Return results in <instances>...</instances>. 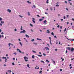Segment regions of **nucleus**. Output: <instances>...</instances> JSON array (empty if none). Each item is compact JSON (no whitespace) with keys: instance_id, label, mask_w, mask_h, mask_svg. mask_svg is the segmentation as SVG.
Returning a JSON list of instances; mask_svg holds the SVG:
<instances>
[{"instance_id":"31","label":"nucleus","mask_w":74,"mask_h":74,"mask_svg":"<svg viewBox=\"0 0 74 74\" xmlns=\"http://www.w3.org/2000/svg\"><path fill=\"white\" fill-rule=\"evenodd\" d=\"M64 19H66V16H64Z\"/></svg>"},{"instance_id":"19","label":"nucleus","mask_w":74,"mask_h":74,"mask_svg":"<svg viewBox=\"0 0 74 74\" xmlns=\"http://www.w3.org/2000/svg\"><path fill=\"white\" fill-rule=\"evenodd\" d=\"M3 59H7L6 58V57H3V58H2Z\"/></svg>"},{"instance_id":"39","label":"nucleus","mask_w":74,"mask_h":74,"mask_svg":"<svg viewBox=\"0 0 74 74\" xmlns=\"http://www.w3.org/2000/svg\"><path fill=\"white\" fill-rule=\"evenodd\" d=\"M54 37L55 38H57V37H56V36H54Z\"/></svg>"},{"instance_id":"2","label":"nucleus","mask_w":74,"mask_h":74,"mask_svg":"<svg viewBox=\"0 0 74 74\" xmlns=\"http://www.w3.org/2000/svg\"><path fill=\"white\" fill-rule=\"evenodd\" d=\"M35 21V18H33L32 20V22H34V23H36V22H35V21Z\"/></svg>"},{"instance_id":"6","label":"nucleus","mask_w":74,"mask_h":74,"mask_svg":"<svg viewBox=\"0 0 74 74\" xmlns=\"http://www.w3.org/2000/svg\"><path fill=\"white\" fill-rule=\"evenodd\" d=\"M45 48L46 49V51H47V50H49V48L47 47H46Z\"/></svg>"},{"instance_id":"30","label":"nucleus","mask_w":74,"mask_h":74,"mask_svg":"<svg viewBox=\"0 0 74 74\" xmlns=\"http://www.w3.org/2000/svg\"><path fill=\"white\" fill-rule=\"evenodd\" d=\"M50 42L51 44V45H52V43L51 42V40H50Z\"/></svg>"},{"instance_id":"12","label":"nucleus","mask_w":74,"mask_h":74,"mask_svg":"<svg viewBox=\"0 0 74 74\" xmlns=\"http://www.w3.org/2000/svg\"><path fill=\"white\" fill-rule=\"evenodd\" d=\"M38 56H39V57H41L42 56V55H38Z\"/></svg>"},{"instance_id":"13","label":"nucleus","mask_w":74,"mask_h":74,"mask_svg":"<svg viewBox=\"0 0 74 74\" xmlns=\"http://www.w3.org/2000/svg\"><path fill=\"white\" fill-rule=\"evenodd\" d=\"M23 33H25V32H26V31H25V30H23Z\"/></svg>"},{"instance_id":"64","label":"nucleus","mask_w":74,"mask_h":74,"mask_svg":"<svg viewBox=\"0 0 74 74\" xmlns=\"http://www.w3.org/2000/svg\"><path fill=\"white\" fill-rule=\"evenodd\" d=\"M66 53H67V50H66Z\"/></svg>"},{"instance_id":"58","label":"nucleus","mask_w":74,"mask_h":74,"mask_svg":"<svg viewBox=\"0 0 74 74\" xmlns=\"http://www.w3.org/2000/svg\"><path fill=\"white\" fill-rule=\"evenodd\" d=\"M62 61H63L64 60V59L63 58L62 60Z\"/></svg>"},{"instance_id":"60","label":"nucleus","mask_w":74,"mask_h":74,"mask_svg":"<svg viewBox=\"0 0 74 74\" xmlns=\"http://www.w3.org/2000/svg\"><path fill=\"white\" fill-rule=\"evenodd\" d=\"M1 32V29H0V33Z\"/></svg>"},{"instance_id":"59","label":"nucleus","mask_w":74,"mask_h":74,"mask_svg":"<svg viewBox=\"0 0 74 74\" xmlns=\"http://www.w3.org/2000/svg\"><path fill=\"white\" fill-rule=\"evenodd\" d=\"M1 34H4V33H3V32H2V33H1Z\"/></svg>"},{"instance_id":"49","label":"nucleus","mask_w":74,"mask_h":74,"mask_svg":"<svg viewBox=\"0 0 74 74\" xmlns=\"http://www.w3.org/2000/svg\"><path fill=\"white\" fill-rule=\"evenodd\" d=\"M43 55H44V56H46V54H45L44 53H43Z\"/></svg>"},{"instance_id":"33","label":"nucleus","mask_w":74,"mask_h":74,"mask_svg":"<svg viewBox=\"0 0 74 74\" xmlns=\"http://www.w3.org/2000/svg\"><path fill=\"white\" fill-rule=\"evenodd\" d=\"M51 34L52 35H54V34H53V32H51Z\"/></svg>"},{"instance_id":"14","label":"nucleus","mask_w":74,"mask_h":74,"mask_svg":"<svg viewBox=\"0 0 74 74\" xmlns=\"http://www.w3.org/2000/svg\"><path fill=\"white\" fill-rule=\"evenodd\" d=\"M44 23H46V22H47V20H45L44 21H43Z\"/></svg>"},{"instance_id":"18","label":"nucleus","mask_w":74,"mask_h":74,"mask_svg":"<svg viewBox=\"0 0 74 74\" xmlns=\"http://www.w3.org/2000/svg\"><path fill=\"white\" fill-rule=\"evenodd\" d=\"M40 62H42V63H44V61H42V60H41Z\"/></svg>"},{"instance_id":"35","label":"nucleus","mask_w":74,"mask_h":74,"mask_svg":"<svg viewBox=\"0 0 74 74\" xmlns=\"http://www.w3.org/2000/svg\"><path fill=\"white\" fill-rule=\"evenodd\" d=\"M8 45H9V46L10 47V45H11V43H9Z\"/></svg>"},{"instance_id":"38","label":"nucleus","mask_w":74,"mask_h":74,"mask_svg":"<svg viewBox=\"0 0 74 74\" xmlns=\"http://www.w3.org/2000/svg\"><path fill=\"white\" fill-rule=\"evenodd\" d=\"M36 16H38V17H40V16L39 15H37Z\"/></svg>"},{"instance_id":"24","label":"nucleus","mask_w":74,"mask_h":74,"mask_svg":"<svg viewBox=\"0 0 74 74\" xmlns=\"http://www.w3.org/2000/svg\"><path fill=\"white\" fill-rule=\"evenodd\" d=\"M8 72H10V73H11V72H12V71L11 70H8Z\"/></svg>"},{"instance_id":"15","label":"nucleus","mask_w":74,"mask_h":74,"mask_svg":"<svg viewBox=\"0 0 74 74\" xmlns=\"http://www.w3.org/2000/svg\"><path fill=\"white\" fill-rule=\"evenodd\" d=\"M27 14L29 16H30V13H29V12H28Z\"/></svg>"},{"instance_id":"23","label":"nucleus","mask_w":74,"mask_h":74,"mask_svg":"<svg viewBox=\"0 0 74 74\" xmlns=\"http://www.w3.org/2000/svg\"><path fill=\"white\" fill-rule=\"evenodd\" d=\"M19 16L20 17H21V18H23V16H22L19 15Z\"/></svg>"},{"instance_id":"34","label":"nucleus","mask_w":74,"mask_h":74,"mask_svg":"<svg viewBox=\"0 0 74 74\" xmlns=\"http://www.w3.org/2000/svg\"><path fill=\"white\" fill-rule=\"evenodd\" d=\"M30 25L31 26H32V27H33V25H32L31 24H30Z\"/></svg>"},{"instance_id":"11","label":"nucleus","mask_w":74,"mask_h":74,"mask_svg":"<svg viewBox=\"0 0 74 74\" xmlns=\"http://www.w3.org/2000/svg\"><path fill=\"white\" fill-rule=\"evenodd\" d=\"M43 19H42L40 18V19H39L40 21H43Z\"/></svg>"},{"instance_id":"55","label":"nucleus","mask_w":74,"mask_h":74,"mask_svg":"<svg viewBox=\"0 0 74 74\" xmlns=\"http://www.w3.org/2000/svg\"><path fill=\"white\" fill-rule=\"evenodd\" d=\"M23 33V31H21L20 32V33Z\"/></svg>"},{"instance_id":"51","label":"nucleus","mask_w":74,"mask_h":74,"mask_svg":"<svg viewBox=\"0 0 74 74\" xmlns=\"http://www.w3.org/2000/svg\"><path fill=\"white\" fill-rule=\"evenodd\" d=\"M45 14H47V15L48 14V13H47V12H45Z\"/></svg>"},{"instance_id":"10","label":"nucleus","mask_w":74,"mask_h":74,"mask_svg":"<svg viewBox=\"0 0 74 74\" xmlns=\"http://www.w3.org/2000/svg\"><path fill=\"white\" fill-rule=\"evenodd\" d=\"M49 0H47V1H46V3H47V4H48V3H49Z\"/></svg>"},{"instance_id":"42","label":"nucleus","mask_w":74,"mask_h":74,"mask_svg":"<svg viewBox=\"0 0 74 74\" xmlns=\"http://www.w3.org/2000/svg\"><path fill=\"white\" fill-rule=\"evenodd\" d=\"M7 59H6L5 60V62H7Z\"/></svg>"},{"instance_id":"57","label":"nucleus","mask_w":74,"mask_h":74,"mask_svg":"<svg viewBox=\"0 0 74 74\" xmlns=\"http://www.w3.org/2000/svg\"><path fill=\"white\" fill-rule=\"evenodd\" d=\"M14 30H15V32H16V29H14Z\"/></svg>"},{"instance_id":"36","label":"nucleus","mask_w":74,"mask_h":74,"mask_svg":"<svg viewBox=\"0 0 74 74\" xmlns=\"http://www.w3.org/2000/svg\"><path fill=\"white\" fill-rule=\"evenodd\" d=\"M32 52H34V53H36V52L34 51H33Z\"/></svg>"},{"instance_id":"62","label":"nucleus","mask_w":74,"mask_h":74,"mask_svg":"<svg viewBox=\"0 0 74 74\" xmlns=\"http://www.w3.org/2000/svg\"><path fill=\"white\" fill-rule=\"evenodd\" d=\"M71 66V64H70V65H69V66Z\"/></svg>"},{"instance_id":"32","label":"nucleus","mask_w":74,"mask_h":74,"mask_svg":"<svg viewBox=\"0 0 74 74\" xmlns=\"http://www.w3.org/2000/svg\"><path fill=\"white\" fill-rule=\"evenodd\" d=\"M4 21L3 22V21H1V23H3H3H4Z\"/></svg>"},{"instance_id":"46","label":"nucleus","mask_w":74,"mask_h":74,"mask_svg":"<svg viewBox=\"0 0 74 74\" xmlns=\"http://www.w3.org/2000/svg\"><path fill=\"white\" fill-rule=\"evenodd\" d=\"M69 3L70 4V5H72V3H71L70 2H69Z\"/></svg>"},{"instance_id":"56","label":"nucleus","mask_w":74,"mask_h":74,"mask_svg":"<svg viewBox=\"0 0 74 74\" xmlns=\"http://www.w3.org/2000/svg\"><path fill=\"white\" fill-rule=\"evenodd\" d=\"M47 33H50V32H49V31H48V32H47Z\"/></svg>"},{"instance_id":"63","label":"nucleus","mask_w":74,"mask_h":74,"mask_svg":"<svg viewBox=\"0 0 74 74\" xmlns=\"http://www.w3.org/2000/svg\"><path fill=\"white\" fill-rule=\"evenodd\" d=\"M0 25H1V26H2V24L0 23Z\"/></svg>"},{"instance_id":"48","label":"nucleus","mask_w":74,"mask_h":74,"mask_svg":"<svg viewBox=\"0 0 74 74\" xmlns=\"http://www.w3.org/2000/svg\"><path fill=\"white\" fill-rule=\"evenodd\" d=\"M66 28H65V29H64V31L65 32H66Z\"/></svg>"},{"instance_id":"7","label":"nucleus","mask_w":74,"mask_h":74,"mask_svg":"<svg viewBox=\"0 0 74 74\" xmlns=\"http://www.w3.org/2000/svg\"><path fill=\"white\" fill-rule=\"evenodd\" d=\"M67 39V40H70V41H74V39H72V40H70V39H68V38H66Z\"/></svg>"},{"instance_id":"47","label":"nucleus","mask_w":74,"mask_h":74,"mask_svg":"<svg viewBox=\"0 0 74 74\" xmlns=\"http://www.w3.org/2000/svg\"><path fill=\"white\" fill-rule=\"evenodd\" d=\"M50 10H51V11L52 10H53L52 8H50Z\"/></svg>"},{"instance_id":"21","label":"nucleus","mask_w":74,"mask_h":74,"mask_svg":"<svg viewBox=\"0 0 74 74\" xmlns=\"http://www.w3.org/2000/svg\"><path fill=\"white\" fill-rule=\"evenodd\" d=\"M46 62H47V63H49V61L48 60H46Z\"/></svg>"},{"instance_id":"43","label":"nucleus","mask_w":74,"mask_h":74,"mask_svg":"<svg viewBox=\"0 0 74 74\" xmlns=\"http://www.w3.org/2000/svg\"><path fill=\"white\" fill-rule=\"evenodd\" d=\"M59 6V5H58V4H57L56 5V7H58V6Z\"/></svg>"},{"instance_id":"22","label":"nucleus","mask_w":74,"mask_h":74,"mask_svg":"<svg viewBox=\"0 0 74 74\" xmlns=\"http://www.w3.org/2000/svg\"><path fill=\"white\" fill-rule=\"evenodd\" d=\"M33 6L34 8H36V6L35 5H33Z\"/></svg>"},{"instance_id":"29","label":"nucleus","mask_w":74,"mask_h":74,"mask_svg":"<svg viewBox=\"0 0 74 74\" xmlns=\"http://www.w3.org/2000/svg\"><path fill=\"white\" fill-rule=\"evenodd\" d=\"M12 65L13 66H14V65H15V64H14V63L13 62V63H12Z\"/></svg>"},{"instance_id":"45","label":"nucleus","mask_w":74,"mask_h":74,"mask_svg":"<svg viewBox=\"0 0 74 74\" xmlns=\"http://www.w3.org/2000/svg\"><path fill=\"white\" fill-rule=\"evenodd\" d=\"M49 38L50 39V40H51V37H49Z\"/></svg>"},{"instance_id":"44","label":"nucleus","mask_w":74,"mask_h":74,"mask_svg":"<svg viewBox=\"0 0 74 74\" xmlns=\"http://www.w3.org/2000/svg\"><path fill=\"white\" fill-rule=\"evenodd\" d=\"M60 26V25H58V26H57V27H58V28H59V27Z\"/></svg>"},{"instance_id":"3","label":"nucleus","mask_w":74,"mask_h":74,"mask_svg":"<svg viewBox=\"0 0 74 74\" xmlns=\"http://www.w3.org/2000/svg\"><path fill=\"white\" fill-rule=\"evenodd\" d=\"M74 51V49L72 47L71 49V52H73Z\"/></svg>"},{"instance_id":"9","label":"nucleus","mask_w":74,"mask_h":74,"mask_svg":"<svg viewBox=\"0 0 74 74\" xmlns=\"http://www.w3.org/2000/svg\"><path fill=\"white\" fill-rule=\"evenodd\" d=\"M25 36H26V37H28V38H29V36L27 34L25 35Z\"/></svg>"},{"instance_id":"20","label":"nucleus","mask_w":74,"mask_h":74,"mask_svg":"<svg viewBox=\"0 0 74 74\" xmlns=\"http://www.w3.org/2000/svg\"><path fill=\"white\" fill-rule=\"evenodd\" d=\"M34 55H33L32 56V58H33V59H34Z\"/></svg>"},{"instance_id":"27","label":"nucleus","mask_w":74,"mask_h":74,"mask_svg":"<svg viewBox=\"0 0 74 74\" xmlns=\"http://www.w3.org/2000/svg\"><path fill=\"white\" fill-rule=\"evenodd\" d=\"M41 73H42V71H40L39 72V73L40 74H41Z\"/></svg>"},{"instance_id":"25","label":"nucleus","mask_w":74,"mask_h":74,"mask_svg":"<svg viewBox=\"0 0 74 74\" xmlns=\"http://www.w3.org/2000/svg\"><path fill=\"white\" fill-rule=\"evenodd\" d=\"M35 69H39V67H38L37 68H36V67L35 68Z\"/></svg>"},{"instance_id":"37","label":"nucleus","mask_w":74,"mask_h":74,"mask_svg":"<svg viewBox=\"0 0 74 74\" xmlns=\"http://www.w3.org/2000/svg\"><path fill=\"white\" fill-rule=\"evenodd\" d=\"M31 32H33V29H31Z\"/></svg>"},{"instance_id":"40","label":"nucleus","mask_w":74,"mask_h":74,"mask_svg":"<svg viewBox=\"0 0 74 74\" xmlns=\"http://www.w3.org/2000/svg\"><path fill=\"white\" fill-rule=\"evenodd\" d=\"M0 21H2V18L1 17H0Z\"/></svg>"},{"instance_id":"17","label":"nucleus","mask_w":74,"mask_h":74,"mask_svg":"<svg viewBox=\"0 0 74 74\" xmlns=\"http://www.w3.org/2000/svg\"><path fill=\"white\" fill-rule=\"evenodd\" d=\"M27 66L28 67H29V68H30V67H29V64H27Z\"/></svg>"},{"instance_id":"1","label":"nucleus","mask_w":74,"mask_h":74,"mask_svg":"<svg viewBox=\"0 0 74 74\" xmlns=\"http://www.w3.org/2000/svg\"><path fill=\"white\" fill-rule=\"evenodd\" d=\"M24 59L25 60V62H27V61H28V60H27L28 59V58L26 56L24 57Z\"/></svg>"},{"instance_id":"8","label":"nucleus","mask_w":74,"mask_h":74,"mask_svg":"<svg viewBox=\"0 0 74 74\" xmlns=\"http://www.w3.org/2000/svg\"><path fill=\"white\" fill-rule=\"evenodd\" d=\"M17 51H19V52H20V53H21V50H19V49H17Z\"/></svg>"},{"instance_id":"54","label":"nucleus","mask_w":74,"mask_h":74,"mask_svg":"<svg viewBox=\"0 0 74 74\" xmlns=\"http://www.w3.org/2000/svg\"><path fill=\"white\" fill-rule=\"evenodd\" d=\"M21 53H23V54H24V52H21Z\"/></svg>"},{"instance_id":"52","label":"nucleus","mask_w":74,"mask_h":74,"mask_svg":"<svg viewBox=\"0 0 74 74\" xmlns=\"http://www.w3.org/2000/svg\"><path fill=\"white\" fill-rule=\"evenodd\" d=\"M14 54L15 55H16V53H14Z\"/></svg>"},{"instance_id":"16","label":"nucleus","mask_w":74,"mask_h":74,"mask_svg":"<svg viewBox=\"0 0 74 74\" xmlns=\"http://www.w3.org/2000/svg\"><path fill=\"white\" fill-rule=\"evenodd\" d=\"M19 44H20V45H21V46H22V43H21V42H20Z\"/></svg>"},{"instance_id":"4","label":"nucleus","mask_w":74,"mask_h":74,"mask_svg":"<svg viewBox=\"0 0 74 74\" xmlns=\"http://www.w3.org/2000/svg\"><path fill=\"white\" fill-rule=\"evenodd\" d=\"M8 12H9L10 13L11 12V10H10V9H8Z\"/></svg>"},{"instance_id":"5","label":"nucleus","mask_w":74,"mask_h":74,"mask_svg":"<svg viewBox=\"0 0 74 74\" xmlns=\"http://www.w3.org/2000/svg\"><path fill=\"white\" fill-rule=\"evenodd\" d=\"M67 49L69 51H71V48H70V47H67Z\"/></svg>"},{"instance_id":"61","label":"nucleus","mask_w":74,"mask_h":74,"mask_svg":"<svg viewBox=\"0 0 74 74\" xmlns=\"http://www.w3.org/2000/svg\"><path fill=\"white\" fill-rule=\"evenodd\" d=\"M72 21H74V18H72Z\"/></svg>"},{"instance_id":"28","label":"nucleus","mask_w":74,"mask_h":74,"mask_svg":"<svg viewBox=\"0 0 74 74\" xmlns=\"http://www.w3.org/2000/svg\"><path fill=\"white\" fill-rule=\"evenodd\" d=\"M31 41H34V39H32V40H31Z\"/></svg>"},{"instance_id":"50","label":"nucleus","mask_w":74,"mask_h":74,"mask_svg":"<svg viewBox=\"0 0 74 74\" xmlns=\"http://www.w3.org/2000/svg\"><path fill=\"white\" fill-rule=\"evenodd\" d=\"M53 63H54V64H55V61H53Z\"/></svg>"},{"instance_id":"41","label":"nucleus","mask_w":74,"mask_h":74,"mask_svg":"<svg viewBox=\"0 0 74 74\" xmlns=\"http://www.w3.org/2000/svg\"><path fill=\"white\" fill-rule=\"evenodd\" d=\"M62 69H60V71H62Z\"/></svg>"},{"instance_id":"53","label":"nucleus","mask_w":74,"mask_h":74,"mask_svg":"<svg viewBox=\"0 0 74 74\" xmlns=\"http://www.w3.org/2000/svg\"><path fill=\"white\" fill-rule=\"evenodd\" d=\"M65 3H66V4H67V1H65Z\"/></svg>"},{"instance_id":"26","label":"nucleus","mask_w":74,"mask_h":74,"mask_svg":"<svg viewBox=\"0 0 74 74\" xmlns=\"http://www.w3.org/2000/svg\"><path fill=\"white\" fill-rule=\"evenodd\" d=\"M27 2L28 3H29V4H30V3H31V2H30L29 1H27Z\"/></svg>"}]
</instances>
